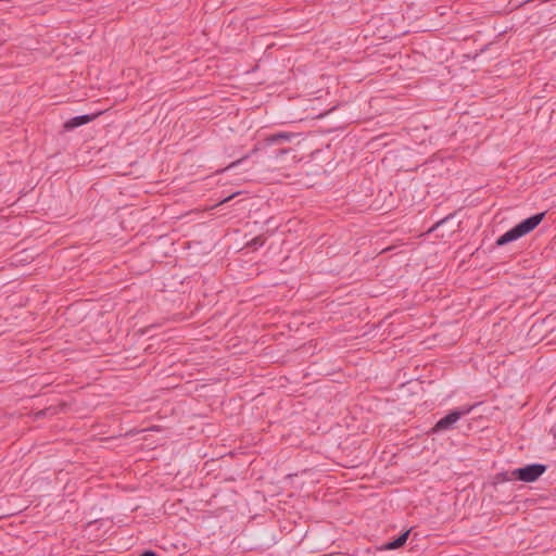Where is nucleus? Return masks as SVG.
<instances>
[{"label":"nucleus","instance_id":"obj_1","mask_svg":"<svg viewBox=\"0 0 556 556\" xmlns=\"http://www.w3.org/2000/svg\"><path fill=\"white\" fill-rule=\"evenodd\" d=\"M545 215V212H541L523 219L522 222L514 226L511 229L506 231L504 235L500 236L495 241V245L503 247L509 242L518 240L521 237L530 233L542 223Z\"/></svg>","mask_w":556,"mask_h":556},{"label":"nucleus","instance_id":"obj_2","mask_svg":"<svg viewBox=\"0 0 556 556\" xmlns=\"http://www.w3.org/2000/svg\"><path fill=\"white\" fill-rule=\"evenodd\" d=\"M547 469L543 464H530L514 470V476L523 482L536 481Z\"/></svg>","mask_w":556,"mask_h":556},{"label":"nucleus","instance_id":"obj_3","mask_svg":"<svg viewBox=\"0 0 556 556\" xmlns=\"http://www.w3.org/2000/svg\"><path fill=\"white\" fill-rule=\"evenodd\" d=\"M471 406L462 409L451 410L446 416L441 418L432 428L433 432H441L452 430L455 427V424L466 414L471 410Z\"/></svg>","mask_w":556,"mask_h":556},{"label":"nucleus","instance_id":"obj_4","mask_svg":"<svg viewBox=\"0 0 556 556\" xmlns=\"http://www.w3.org/2000/svg\"><path fill=\"white\" fill-rule=\"evenodd\" d=\"M98 114H85V115H78L75 117L70 118L66 121L63 125L65 130H72L74 128L80 127L83 125L88 124L89 122L93 121Z\"/></svg>","mask_w":556,"mask_h":556},{"label":"nucleus","instance_id":"obj_5","mask_svg":"<svg viewBox=\"0 0 556 556\" xmlns=\"http://www.w3.org/2000/svg\"><path fill=\"white\" fill-rule=\"evenodd\" d=\"M294 137H295V134H293V132L280 131V132L273 134V135L266 137L265 141L267 144L270 146V144L280 143L282 141H290Z\"/></svg>","mask_w":556,"mask_h":556},{"label":"nucleus","instance_id":"obj_6","mask_svg":"<svg viewBox=\"0 0 556 556\" xmlns=\"http://www.w3.org/2000/svg\"><path fill=\"white\" fill-rule=\"evenodd\" d=\"M408 535H409V530L400 534L396 539L388 542L384 545V549H397V548L402 547L406 543Z\"/></svg>","mask_w":556,"mask_h":556},{"label":"nucleus","instance_id":"obj_7","mask_svg":"<svg viewBox=\"0 0 556 556\" xmlns=\"http://www.w3.org/2000/svg\"><path fill=\"white\" fill-rule=\"evenodd\" d=\"M265 243V238L263 236H257L255 238H253L250 242H249V245L251 248H254V249H257L258 247H263Z\"/></svg>","mask_w":556,"mask_h":556},{"label":"nucleus","instance_id":"obj_8","mask_svg":"<svg viewBox=\"0 0 556 556\" xmlns=\"http://www.w3.org/2000/svg\"><path fill=\"white\" fill-rule=\"evenodd\" d=\"M249 156H250V154L244 155L240 160H237V161L232 162L228 167L230 168V167L237 166L238 164H240L243 160L248 159Z\"/></svg>","mask_w":556,"mask_h":556},{"label":"nucleus","instance_id":"obj_9","mask_svg":"<svg viewBox=\"0 0 556 556\" xmlns=\"http://www.w3.org/2000/svg\"><path fill=\"white\" fill-rule=\"evenodd\" d=\"M140 556H157V554L153 551H146Z\"/></svg>","mask_w":556,"mask_h":556},{"label":"nucleus","instance_id":"obj_10","mask_svg":"<svg viewBox=\"0 0 556 556\" xmlns=\"http://www.w3.org/2000/svg\"><path fill=\"white\" fill-rule=\"evenodd\" d=\"M236 194H237V193H233V194H231V195L227 197L226 199H224L223 201H220V202H219V204H223V203H225V202H228V201H229L230 199H232Z\"/></svg>","mask_w":556,"mask_h":556},{"label":"nucleus","instance_id":"obj_11","mask_svg":"<svg viewBox=\"0 0 556 556\" xmlns=\"http://www.w3.org/2000/svg\"><path fill=\"white\" fill-rule=\"evenodd\" d=\"M290 150L289 149H281L279 150V154H285V153H288Z\"/></svg>","mask_w":556,"mask_h":556},{"label":"nucleus","instance_id":"obj_12","mask_svg":"<svg viewBox=\"0 0 556 556\" xmlns=\"http://www.w3.org/2000/svg\"><path fill=\"white\" fill-rule=\"evenodd\" d=\"M443 223H444V219H443V220H441V222H439V223H437L435 227H439V226H440L441 224H443Z\"/></svg>","mask_w":556,"mask_h":556},{"label":"nucleus","instance_id":"obj_13","mask_svg":"<svg viewBox=\"0 0 556 556\" xmlns=\"http://www.w3.org/2000/svg\"><path fill=\"white\" fill-rule=\"evenodd\" d=\"M258 149L255 147L252 151H251V154L255 153Z\"/></svg>","mask_w":556,"mask_h":556}]
</instances>
